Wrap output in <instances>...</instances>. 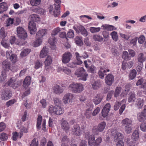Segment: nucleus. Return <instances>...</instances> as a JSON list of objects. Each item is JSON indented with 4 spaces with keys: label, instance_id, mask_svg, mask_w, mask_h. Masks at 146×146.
Listing matches in <instances>:
<instances>
[{
    "label": "nucleus",
    "instance_id": "obj_1",
    "mask_svg": "<svg viewBox=\"0 0 146 146\" xmlns=\"http://www.w3.org/2000/svg\"><path fill=\"white\" fill-rule=\"evenodd\" d=\"M68 88L74 93H79L83 90L84 86L81 83H74L70 84Z\"/></svg>",
    "mask_w": 146,
    "mask_h": 146
},
{
    "label": "nucleus",
    "instance_id": "obj_2",
    "mask_svg": "<svg viewBox=\"0 0 146 146\" xmlns=\"http://www.w3.org/2000/svg\"><path fill=\"white\" fill-rule=\"evenodd\" d=\"M132 123V121L131 119L128 118L123 119L122 120V125L126 133H129L131 132L132 128L131 125Z\"/></svg>",
    "mask_w": 146,
    "mask_h": 146
},
{
    "label": "nucleus",
    "instance_id": "obj_3",
    "mask_svg": "<svg viewBox=\"0 0 146 146\" xmlns=\"http://www.w3.org/2000/svg\"><path fill=\"white\" fill-rule=\"evenodd\" d=\"M77 77H81V80L86 81L88 76L85 70L83 67H80L77 69L75 73Z\"/></svg>",
    "mask_w": 146,
    "mask_h": 146
},
{
    "label": "nucleus",
    "instance_id": "obj_4",
    "mask_svg": "<svg viewBox=\"0 0 146 146\" xmlns=\"http://www.w3.org/2000/svg\"><path fill=\"white\" fill-rule=\"evenodd\" d=\"M48 111L51 114L53 113L60 115L63 112V110L61 106H53L51 105L49 106Z\"/></svg>",
    "mask_w": 146,
    "mask_h": 146
},
{
    "label": "nucleus",
    "instance_id": "obj_5",
    "mask_svg": "<svg viewBox=\"0 0 146 146\" xmlns=\"http://www.w3.org/2000/svg\"><path fill=\"white\" fill-rule=\"evenodd\" d=\"M75 55L77 61L69 63L68 64V66L72 68H75L76 67L77 65L82 64V62L81 59V58H82V56H80L79 54L77 52L75 53Z\"/></svg>",
    "mask_w": 146,
    "mask_h": 146
},
{
    "label": "nucleus",
    "instance_id": "obj_6",
    "mask_svg": "<svg viewBox=\"0 0 146 146\" xmlns=\"http://www.w3.org/2000/svg\"><path fill=\"white\" fill-rule=\"evenodd\" d=\"M17 36L19 38L26 39L27 36V33L22 27H19L17 28Z\"/></svg>",
    "mask_w": 146,
    "mask_h": 146
},
{
    "label": "nucleus",
    "instance_id": "obj_7",
    "mask_svg": "<svg viewBox=\"0 0 146 146\" xmlns=\"http://www.w3.org/2000/svg\"><path fill=\"white\" fill-rule=\"evenodd\" d=\"M87 109L86 111L85 115L86 118L89 119L92 116V111L94 106L91 102H90L87 104Z\"/></svg>",
    "mask_w": 146,
    "mask_h": 146
},
{
    "label": "nucleus",
    "instance_id": "obj_8",
    "mask_svg": "<svg viewBox=\"0 0 146 146\" xmlns=\"http://www.w3.org/2000/svg\"><path fill=\"white\" fill-rule=\"evenodd\" d=\"M12 94L9 90H4L1 94V98L3 100H6L9 99L12 96Z\"/></svg>",
    "mask_w": 146,
    "mask_h": 146
},
{
    "label": "nucleus",
    "instance_id": "obj_9",
    "mask_svg": "<svg viewBox=\"0 0 146 146\" xmlns=\"http://www.w3.org/2000/svg\"><path fill=\"white\" fill-rule=\"evenodd\" d=\"M72 57V53L69 52H66L62 56V62L63 63L66 64L68 63Z\"/></svg>",
    "mask_w": 146,
    "mask_h": 146
},
{
    "label": "nucleus",
    "instance_id": "obj_10",
    "mask_svg": "<svg viewBox=\"0 0 146 146\" xmlns=\"http://www.w3.org/2000/svg\"><path fill=\"white\" fill-rule=\"evenodd\" d=\"M9 86L12 87L13 88L15 89L19 86V82L16 79L11 78L6 83Z\"/></svg>",
    "mask_w": 146,
    "mask_h": 146
},
{
    "label": "nucleus",
    "instance_id": "obj_11",
    "mask_svg": "<svg viewBox=\"0 0 146 146\" xmlns=\"http://www.w3.org/2000/svg\"><path fill=\"white\" fill-rule=\"evenodd\" d=\"M145 58L144 56V54L142 53L139 54L138 56L137 59L139 62H140V66H137V72H140L142 69L143 66V62L145 60Z\"/></svg>",
    "mask_w": 146,
    "mask_h": 146
},
{
    "label": "nucleus",
    "instance_id": "obj_12",
    "mask_svg": "<svg viewBox=\"0 0 146 146\" xmlns=\"http://www.w3.org/2000/svg\"><path fill=\"white\" fill-rule=\"evenodd\" d=\"M73 98V96L72 94L68 93L63 97V102L65 104L71 103L72 102Z\"/></svg>",
    "mask_w": 146,
    "mask_h": 146
},
{
    "label": "nucleus",
    "instance_id": "obj_13",
    "mask_svg": "<svg viewBox=\"0 0 146 146\" xmlns=\"http://www.w3.org/2000/svg\"><path fill=\"white\" fill-rule=\"evenodd\" d=\"M28 28L31 34H35L36 30V24L35 23L32 21H30L29 24Z\"/></svg>",
    "mask_w": 146,
    "mask_h": 146
},
{
    "label": "nucleus",
    "instance_id": "obj_14",
    "mask_svg": "<svg viewBox=\"0 0 146 146\" xmlns=\"http://www.w3.org/2000/svg\"><path fill=\"white\" fill-rule=\"evenodd\" d=\"M111 105L109 103H107L103 108L102 111V115L105 117L107 116L110 111Z\"/></svg>",
    "mask_w": 146,
    "mask_h": 146
},
{
    "label": "nucleus",
    "instance_id": "obj_15",
    "mask_svg": "<svg viewBox=\"0 0 146 146\" xmlns=\"http://www.w3.org/2000/svg\"><path fill=\"white\" fill-rule=\"evenodd\" d=\"M114 78L113 75L111 74H109L107 75L105 78V81L106 84L109 86L112 85L113 82Z\"/></svg>",
    "mask_w": 146,
    "mask_h": 146
},
{
    "label": "nucleus",
    "instance_id": "obj_16",
    "mask_svg": "<svg viewBox=\"0 0 146 146\" xmlns=\"http://www.w3.org/2000/svg\"><path fill=\"white\" fill-rule=\"evenodd\" d=\"M72 134L76 136H79L80 134V130L78 124L74 125L72 129Z\"/></svg>",
    "mask_w": 146,
    "mask_h": 146
},
{
    "label": "nucleus",
    "instance_id": "obj_17",
    "mask_svg": "<svg viewBox=\"0 0 146 146\" xmlns=\"http://www.w3.org/2000/svg\"><path fill=\"white\" fill-rule=\"evenodd\" d=\"M61 128L66 133L69 131L70 127L68 123L65 120L63 121L61 123Z\"/></svg>",
    "mask_w": 146,
    "mask_h": 146
},
{
    "label": "nucleus",
    "instance_id": "obj_18",
    "mask_svg": "<svg viewBox=\"0 0 146 146\" xmlns=\"http://www.w3.org/2000/svg\"><path fill=\"white\" fill-rule=\"evenodd\" d=\"M52 59L51 56H48L44 62L45 64V68L46 70H48L50 69V66L52 63Z\"/></svg>",
    "mask_w": 146,
    "mask_h": 146
},
{
    "label": "nucleus",
    "instance_id": "obj_19",
    "mask_svg": "<svg viewBox=\"0 0 146 146\" xmlns=\"http://www.w3.org/2000/svg\"><path fill=\"white\" fill-rule=\"evenodd\" d=\"M109 69H106L105 67H101L100 70L98 73L100 78L101 79H103L104 75L106 74V72H109Z\"/></svg>",
    "mask_w": 146,
    "mask_h": 146
},
{
    "label": "nucleus",
    "instance_id": "obj_20",
    "mask_svg": "<svg viewBox=\"0 0 146 146\" xmlns=\"http://www.w3.org/2000/svg\"><path fill=\"white\" fill-rule=\"evenodd\" d=\"M11 63L7 60H5L3 61L2 64L3 68L5 70L8 71L10 68Z\"/></svg>",
    "mask_w": 146,
    "mask_h": 146
},
{
    "label": "nucleus",
    "instance_id": "obj_21",
    "mask_svg": "<svg viewBox=\"0 0 146 146\" xmlns=\"http://www.w3.org/2000/svg\"><path fill=\"white\" fill-rule=\"evenodd\" d=\"M31 78L30 76H27L24 80L23 87L24 88L29 87L31 84Z\"/></svg>",
    "mask_w": 146,
    "mask_h": 146
},
{
    "label": "nucleus",
    "instance_id": "obj_22",
    "mask_svg": "<svg viewBox=\"0 0 146 146\" xmlns=\"http://www.w3.org/2000/svg\"><path fill=\"white\" fill-rule=\"evenodd\" d=\"M53 90L55 93L59 94L63 92L64 89L62 87L58 85H56L54 86Z\"/></svg>",
    "mask_w": 146,
    "mask_h": 146
},
{
    "label": "nucleus",
    "instance_id": "obj_23",
    "mask_svg": "<svg viewBox=\"0 0 146 146\" xmlns=\"http://www.w3.org/2000/svg\"><path fill=\"white\" fill-rule=\"evenodd\" d=\"M46 33L47 30L46 29L40 30L36 34V37L41 39L42 37Z\"/></svg>",
    "mask_w": 146,
    "mask_h": 146
},
{
    "label": "nucleus",
    "instance_id": "obj_24",
    "mask_svg": "<svg viewBox=\"0 0 146 146\" xmlns=\"http://www.w3.org/2000/svg\"><path fill=\"white\" fill-rule=\"evenodd\" d=\"M102 99V97L100 94H97L94 98L93 101L95 104L98 105L101 102Z\"/></svg>",
    "mask_w": 146,
    "mask_h": 146
},
{
    "label": "nucleus",
    "instance_id": "obj_25",
    "mask_svg": "<svg viewBox=\"0 0 146 146\" xmlns=\"http://www.w3.org/2000/svg\"><path fill=\"white\" fill-rule=\"evenodd\" d=\"M48 49L46 47H44L41 51L40 54V58H43L46 56L48 53Z\"/></svg>",
    "mask_w": 146,
    "mask_h": 146
},
{
    "label": "nucleus",
    "instance_id": "obj_26",
    "mask_svg": "<svg viewBox=\"0 0 146 146\" xmlns=\"http://www.w3.org/2000/svg\"><path fill=\"white\" fill-rule=\"evenodd\" d=\"M30 19V21H32L34 22H37L40 21V17L39 16L35 14H32L29 16Z\"/></svg>",
    "mask_w": 146,
    "mask_h": 146
},
{
    "label": "nucleus",
    "instance_id": "obj_27",
    "mask_svg": "<svg viewBox=\"0 0 146 146\" xmlns=\"http://www.w3.org/2000/svg\"><path fill=\"white\" fill-rule=\"evenodd\" d=\"M146 84L145 80L143 78H141L137 81V86L139 85V87L140 88H144Z\"/></svg>",
    "mask_w": 146,
    "mask_h": 146
},
{
    "label": "nucleus",
    "instance_id": "obj_28",
    "mask_svg": "<svg viewBox=\"0 0 146 146\" xmlns=\"http://www.w3.org/2000/svg\"><path fill=\"white\" fill-rule=\"evenodd\" d=\"M7 9V4L6 3L3 2L0 3V13H1L6 11Z\"/></svg>",
    "mask_w": 146,
    "mask_h": 146
},
{
    "label": "nucleus",
    "instance_id": "obj_29",
    "mask_svg": "<svg viewBox=\"0 0 146 146\" xmlns=\"http://www.w3.org/2000/svg\"><path fill=\"white\" fill-rule=\"evenodd\" d=\"M75 41L76 43L79 46H81L83 44L82 37L77 36L75 38Z\"/></svg>",
    "mask_w": 146,
    "mask_h": 146
},
{
    "label": "nucleus",
    "instance_id": "obj_30",
    "mask_svg": "<svg viewBox=\"0 0 146 146\" xmlns=\"http://www.w3.org/2000/svg\"><path fill=\"white\" fill-rule=\"evenodd\" d=\"M56 122V121L54 117H50L48 122L49 127H52L54 126V124H55Z\"/></svg>",
    "mask_w": 146,
    "mask_h": 146
},
{
    "label": "nucleus",
    "instance_id": "obj_31",
    "mask_svg": "<svg viewBox=\"0 0 146 146\" xmlns=\"http://www.w3.org/2000/svg\"><path fill=\"white\" fill-rule=\"evenodd\" d=\"M102 27H104V29H106L110 31L115 30L116 29V28L115 27L111 25H103Z\"/></svg>",
    "mask_w": 146,
    "mask_h": 146
},
{
    "label": "nucleus",
    "instance_id": "obj_32",
    "mask_svg": "<svg viewBox=\"0 0 146 146\" xmlns=\"http://www.w3.org/2000/svg\"><path fill=\"white\" fill-rule=\"evenodd\" d=\"M146 119V114L141 112L139 115L138 119L139 121H144Z\"/></svg>",
    "mask_w": 146,
    "mask_h": 146
},
{
    "label": "nucleus",
    "instance_id": "obj_33",
    "mask_svg": "<svg viewBox=\"0 0 146 146\" xmlns=\"http://www.w3.org/2000/svg\"><path fill=\"white\" fill-rule=\"evenodd\" d=\"M31 50L27 48L23 50L21 52L20 55L22 57H24L27 55L30 52Z\"/></svg>",
    "mask_w": 146,
    "mask_h": 146
},
{
    "label": "nucleus",
    "instance_id": "obj_34",
    "mask_svg": "<svg viewBox=\"0 0 146 146\" xmlns=\"http://www.w3.org/2000/svg\"><path fill=\"white\" fill-rule=\"evenodd\" d=\"M60 8L58 7L57 8L54 6V9L53 11V15L54 17H58L60 15Z\"/></svg>",
    "mask_w": 146,
    "mask_h": 146
},
{
    "label": "nucleus",
    "instance_id": "obj_35",
    "mask_svg": "<svg viewBox=\"0 0 146 146\" xmlns=\"http://www.w3.org/2000/svg\"><path fill=\"white\" fill-rule=\"evenodd\" d=\"M106 123L104 122H102L100 123L98 126V129L99 131H102L105 128Z\"/></svg>",
    "mask_w": 146,
    "mask_h": 146
},
{
    "label": "nucleus",
    "instance_id": "obj_36",
    "mask_svg": "<svg viewBox=\"0 0 146 146\" xmlns=\"http://www.w3.org/2000/svg\"><path fill=\"white\" fill-rule=\"evenodd\" d=\"M7 59L10 60L13 63H15L17 61V55L13 54L10 56Z\"/></svg>",
    "mask_w": 146,
    "mask_h": 146
},
{
    "label": "nucleus",
    "instance_id": "obj_37",
    "mask_svg": "<svg viewBox=\"0 0 146 146\" xmlns=\"http://www.w3.org/2000/svg\"><path fill=\"white\" fill-rule=\"evenodd\" d=\"M80 32L84 37H86L88 35V33L86 29L83 26H82L81 27Z\"/></svg>",
    "mask_w": 146,
    "mask_h": 146
},
{
    "label": "nucleus",
    "instance_id": "obj_38",
    "mask_svg": "<svg viewBox=\"0 0 146 146\" xmlns=\"http://www.w3.org/2000/svg\"><path fill=\"white\" fill-rule=\"evenodd\" d=\"M42 120V117L41 115H38L37 118V121L36 124V128L38 130H39L40 128V125Z\"/></svg>",
    "mask_w": 146,
    "mask_h": 146
},
{
    "label": "nucleus",
    "instance_id": "obj_39",
    "mask_svg": "<svg viewBox=\"0 0 146 146\" xmlns=\"http://www.w3.org/2000/svg\"><path fill=\"white\" fill-rule=\"evenodd\" d=\"M93 38L94 40L99 42H101L103 40V37L98 35H95L93 36Z\"/></svg>",
    "mask_w": 146,
    "mask_h": 146
},
{
    "label": "nucleus",
    "instance_id": "obj_40",
    "mask_svg": "<svg viewBox=\"0 0 146 146\" xmlns=\"http://www.w3.org/2000/svg\"><path fill=\"white\" fill-rule=\"evenodd\" d=\"M100 82L99 81H96L92 84V88L94 90H97L101 86Z\"/></svg>",
    "mask_w": 146,
    "mask_h": 146
},
{
    "label": "nucleus",
    "instance_id": "obj_41",
    "mask_svg": "<svg viewBox=\"0 0 146 146\" xmlns=\"http://www.w3.org/2000/svg\"><path fill=\"white\" fill-rule=\"evenodd\" d=\"M36 40L34 42L33 46L34 47H36L40 46L41 44L42 39L39 38H36Z\"/></svg>",
    "mask_w": 146,
    "mask_h": 146
},
{
    "label": "nucleus",
    "instance_id": "obj_42",
    "mask_svg": "<svg viewBox=\"0 0 146 146\" xmlns=\"http://www.w3.org/2000/svg\"><path fill=\"white\" fill-rule=\"evenodd\" d=\"M19 38L18 40L16 42V44L17 45L21 46L24 45L26 43V42L25 40V39H23L21 38Z\"/></svg>",
    "mask_w": 146,
    "mask_h": 146
},
{
    "label": "nucleus",
    "instance_id": "obj_43",
    "mask_svg": "<svg viewBox=\"0 0 146 146\" xmlns=\"http://www.w3.org/2000/svg\"><path fill=\"white\" fill-rule=\"evenodd\" d=\"M55 106H61L62 102L61 100L58 98H55L54 99Z\"/></svg>",
    "mask_w": 146,
    "mask_h": 146
},
{
    "label": "nucleus",
    "instance_id": "obj_44",
    "mask_svg": "<svg viewBox=\"0 0 146 146\" xmlns=\"http://www.w3.org/2000/svg\"><path fill=\"white\" fill-rule=\"evenodd\" d=\"M101 29L100 27H90V32L93 33H96L99 32Z\"/></svg>",
    "mask_w": 146,
    "mask_h": 146
},
{
    "label": "nucleus",
    "instance_id": "obj_45",
    "mask_svg": "<svg viewBox=\"0 0 146 146\" xmlns=\"http://www.w3.org/2000/svg\"><path fill=\"white\" fill-rule=\"evenodd\" d=\"M111 135L113 137H122L123 135L121 133L118 132L114 130L112 131Z\"/></svg>",
    "mask_w": 146,
    "mask_h": 146
},
{
    "label": "nucleus",
    "instance_id": "obj_46",
    "mask_svg": "<svg viewBox=\"0 0 146 146\" xmlns=\"http://www.w3.org/2000/svg\"><path fill=\"white\" fill-rule=\"evenodd\" d=\"M6 79V74L4 72H2L0 78V82H3Z\"/></svg>",
    "mask_w": 146,
    "mask_h": 146
},
{
    "label": "nucleus",
    "instance_id": "obj_47",
    "mask_svg": "<svg viewBox=\"0 0 146 146\" xmlns=\"http://www.w3.org/2000/svg\"><path fill=\"white\" fill-rule=\"evenodd\" d=\"M96 68L94 66L92 65L90 66H89L87 70L90 72L92 73H95Z\"/></svg>",
    "mask_w": 146,
    "mask_h": 146
},
{
    "label": "nucleus",
    "instance_id": "obj_48",
    "mask_svg": "<svg viewBox=\"0 0 146 146\" xmlns=\"http://www.w3.org/2000/svg\"><path fill=\"white\" fill-rule=\"evenodd\" d=\"M112 36L113 39L115 41H116L118 39V37L117 33L115 31H113L110 34Z\"/></svg>",
    "mask_w": 146,
    "mask_h": 146
},
{
    "label": "nucleus",
    "instance_id": "obj_49",
    "mask_svg": "<svg viewBox=\"0 0 146 146\" xmlns=\"http://www.w3.org/2000/svg\"><path fill=\"white\" fill-rule=\"evenodd\" d=\"M136 75V72L135 70L133 69L131 72L129 76V77L131 80H133L135 77Z\"/></svg>",
    "mask_w": 146,
    "mask_h": 146
},
{
    "label": "nucleus",
    "instance_id": "obj_50",
    "mask_svg": "<svg viewBox=\"0 0 146 146\" xmlns=\"http://www.w3.org/2000/svg\"><path fill=\"white\" fill-rule=\"evenodd\" d=\"M121 90V88L120 87H117L116 88L114 93V97H117L120 93Z\"/></svg>",
    "mask_w": 146,
    "mask_h": 146
},
{
    "label": "nucleus",
    "instance_id": "obj_51",
    "mask_svg": "<svg viewBox=\"0 0 146 146\" xmlns=\"http://www.w3.org/2000/svg\"><path fill=\"white\" fill-rule=\"evenodd\" d=\"M40 3V0H31L30 3L33 6L37 5H39Z\"/></svg>",
    "mask_w": 146,
    "mask_h": 146
},
{
    "label": "nucleus",
    "instance_id": "obj_52",
    "mask_svg": "<svg viewBox=\"0 0 146 146\" xmlns=\"http://www.w3.org/2000/svg\"><path fill=\"white\" fill-rule=\"evenodd\" d=\"M56 38L54 37L50 38L48 40V43L51 45H54L56 42Z\"/></svg>",
    "mask_w": 146,
    "mask_h": 146
},
{
    "label": "nucleus",
    "instance_id": "obj_53",
    "mask_svg": "<svg viewBox=\"0 0 146 146\" xmlns=\"http://www.w3.org/2000/svg\"><path fill=\"white\" fill-rule=\"evenodd\" d=\"M42 65V61L37 60L35 63V68L36 69H37L41 66Z\"/></svg>",
    "mask_w": 146,
    "mask_h": 146
},
{
    "label": "nucleus",
    "instance_id": "obj_54",
    "mask_svg": "<svg viewBox=\"0 0 146 146\" xmlns=\"http://www.w3.org/2000/svg\"><path fill=\"white\" fill-rule=\"evenodd\" d=\"M122 58L125 60H130V58L128 56V52L126 51L123 52Z\"/></svg>",
    "mask_w": 146,
    "mask_h": 146
},
{
    "label": "nucleus",
    "instance_id": "obj_55",
    "mask_svg": "<svg viewBox=\"0 0 146 146\" xmlns=\"http://www.w3.org/2000/svg\"><path fill=\"white\" fill-rule=\"evenodd\" d=\"M66 36L67 37L70 38H73L74 36V31L70 30L67 33Z\"/></svg>",
    "mask_w": 146,
    "mask_h": 146
},
{
    "label": "nucleus",
    "instance_id": "obj_56",
    "mask_svg": "<svg viewBox=\"0 0 146 146\" xmlns=\"http://www.w3.org/2000/svg\"><path fill=\"white\" fill-rule=\"evenodd\" d=\"M25 91L24 92L23 95V96L25 97L27 96L30 93V91L29 88V87L26 88H24Z\"/></svg>",
    "mask_w": 146,
    "mask_h": 146
},
{
    "label": "nucleus",
    "instance_id": "obj_57",
    "mask_svg": "<svg viewBox=\"0 0 146 146\" xmlns=\"http://www.w3.org/2000/svg\"><path fill=\"white\" fill-rule=\"evenodd\" d=\"M27 129L24 127H22L20 128V137H22L23 135V133L27 132Z\"/></svg>",
    "mask_w": 146,
    "mask_h": 146
},
{
    "label": "nucleus",
    "instance_id": "obj_58",
    "mask_svg": "<svg viewBox=\"0 0 146 146\" xmlns=\"http://www.w3.org/2000/svg\"><path fill=\"white\" fill-rule=\"evenodd\" d=\"M13 19L10 18L7 20L6 25H5L6 27H8L13 24Z\"/></svg>",
    "mask_w": 146,
    "mask_h": 146
},
{
    "label": "nucleus",
    "instance_id": "obj_59",
    "mask_svg": "<svg viewBox=\"0 0 146 146\" xmlns=\"http://www.w3.org/2000/svg\"><path fill=\"white\" fill-rule=\"evenodd\" d=\"M95 140V137H89L88 141L89 145L90 146H94Z\"/></svg>",
    "mask_w": 146,
    "mask_h": 146
},
{
    "label": "nucleus",
    "instance_id": "obj_60",
    "mask_svg": "<svg viewBox=\"0 0 146 146\" xmlns=\"http://www.w3.org/2000/svg\"><path fill=\"white\" fill-rule=\"evenodd\" d=\"M102 141L101 137H98L96 139L95 141L94 146H98L100 144Z\"/></svg>",
    "mask_w": 146,
    "mask_h": 146
},
{
    "label": "nucleus",
    "instance_id": "obj_61",
    "mask_svg": "<svg viewBox=\"0 0 146 146\" xmlns=\"http://www.w3.org/2000/svg\"><path fill=\"white\" fill-rule=\"evenodd\" d=\"M30 146H38V141L36 138H34L32 141Z\"/></svg>",
    "mask_w": 146,
    "mask_h": 146
},
{
    "label": "nucleus",
    "instance_id": "obj_62",
    "mask_svg": "<svg viewBox=\"0 0 146 146\" xmlns=\"http://www.w3.org/2000/svg\"><path fill=\"white\" fill-rule=\"evenodd\" d=\"M54 5L57 8L60 7V4L61 3L60 0H54Z\"/></svg>",
    "mask_w": 146,
    "mask_h": 146
},
{
    "label": "nucleus",
    "instance_id": "obj_63",
    "mask_svg": "<svg viewBox=\"0 0 146 146\" xmlns=\"http://www.w3.org/2000/svg\"><path fill=\"white\" fill-rule=\"evenodd\" d=\"M68 141V137H62V140L61 146H63V144L64 145H66L67 144Z\"/></svg>",
    "mask_w": 146,
    "mask_h": 146
},
{
    "label": "nucleus",
    "instance_id": "obj_64",
    "mask_svg": "<svg viewBox=\"0 0 146 146\" xmlns=\"http://www.w3.org/2000/svg\"><path fill=\"white\" fill-rule=\"evenodd\" d=\"M82 26L74 25L73 27V29L75 31L76 33H80V31Z\"/></svg>",
    "mask_w": 146,
    "mask_h": 146
}]
</instances>
